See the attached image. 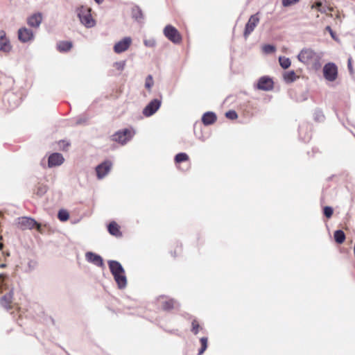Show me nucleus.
Masks as SVG:
<instances>
[{"mask_svg":"<svg viewBox=\"0 0 355 355\" xmlns=\"http://www.w3.org/2000/svg\"><path fill=\"white\" fill-rule=\"evenodd\" d=\"M297 59L303 64L311 66L315 70H318L321 67V55L311 49H302L297 55Z\"/></svg>","mask_w":355,"mask_h":355,"instance_id":"1","label":"nucleus"},{"mask_svg":"<svg viewBox=\"0 0 355 355\" xmlns=\"http://www.w3.org/2000/svg\"><path fill=\"white\" fill-rule=\"evenodd\" d=\"M108 266L112 275L120 289L125 288L127 279L125 275V270L122 265L117 261H108Z\"/></svg>","mask_w":355,"mask_h":355,"instance_id":"2","label":"nucleus"},{"mask_svg":"<svg viewBox=\"0 0 355 355\" xmlns=\"http://www.w3.org/2000/svg\"><path fill=\"white\" fill-rule=\"evenodd\" d=\"M78 17L81 22L86 28L94 27L96 24L90 13V9L81 6L77 10Z\"/></svg>","mask_w":355,"mask_h":355,"instance_id":"3","label":"nucleus"},{"mask_svg":"<svg viewBox=\"0 0 355 355\" xmlns=\"http://www.w3.org/2000/svg\"><path fill=\"white\" fill-rule=\"evenodd\" d=\"M134 133L129 129L125 128L122 130H119L112 135V139L122 145L125 144L133 137Z\"/></svg>","mask_w":355,"mask_h":355,"instance_id":"4","label":"nucleus"},{"mask_svg":"<svg viewBox=\"0 0 355 355\" xmlns=\"http://www.w3.org/2000/svg\"><path fill=\"white\" fill-rule=\"evenodd\" d=\"M323 76L324 78L330 82L336 80L338 77V67L334 62H328L323 67Z\"/></svg>","mask_w":355,"mask_h":355,"instance_id":"5","label":"nucleus"},{"mask_svg":"<svg viewBox=\"0 0 355 355\" xmlns=\"http://www.w3.org/2000/svg\"><path fill=\"white\" fill-rule=\"evenodd\" d=\"M164 35L174 44H179L182 41V37L178 31L171 25H167L164 28Z\"/></svg>","mask_w":355,"mask_h":355,"instance_id":"6","label":"nucleus"},{"mask_svg":"<svg viewBox=\"0 0 355 355\" xmlns=\"http://www.w3.org/2000/svg\"><path fill=\"white\" fill-rule=\"evenodd\" d=\"M259 12H257L254 15H252L249 18L248 22L245 24L243 37L247 39L248 36L253 32L256 26L258 25L260 18H259Z\"/></svg>","mask_w":355,"mask_h":355,"instance_id":"7","label":"nucleus"},{"mask_svg":"<svg viewBox=\"0 0 355 355\" xmlns=\"http://www.w3.org/2000/svg\"><path fill=\"white\" fill-rule=\"evenodd\" d=\"M162 101L157 98H155L150 101L144 108L142 113L146 116L149 117L153 115L161 107Z\"/></svg>","mask_w":355,"mask_h":355,"instance_id":"8","label":"nucleus"},{"mask_svg":"<svg viewBox=\"0 0 355 355\" xmlns=\"http://www.w3.org/2000/svg\"><path fill=\"white\" fill-rule=\"evenodd\" d=\"M132 43L130 37H125L116 42L114 46V51L116 53H121L128 49Z\"/></svg>","mask_w":355,"mask_h":355,"instance_id":"9","label":"nucleus"},{"mask_svg":"<svg viewBox=\"0 0 355 355\" xmlns=\"http://www.w3.org/2000/svg\"><path fill=\"white\" fill-rule=\"evenodd\" d=\"M110 161H105L96 167V172L98 179H103L110 172L112 167Z\"/></svg>","mask_w":355,"mask_h":355,"instance_id":"10","label":"nucleus"},{"mask_svg":"<svg viewBox=\"0 0 355 355\" xmlns=\"http://www.w3.org/2000/svg\"><path fill=\"white\" fill-rule=\"evenodd\" d=\"M17 225L21 230H31L35 226L38 225L37 223L29 217H20L17 219Z\"/></svg>","mask_w":355,"mask_h":355,"instance_id":"11","label":"nucleus"},{"mask_svg":"<svg viewBox=\"0 0 355 355\" xmlns=\"http://www.w3.org/2000/svg\"><path fill=\"white\" fill-rule=\"evenodd\" d=\"M18 39L23 43L33 40L34 34L32 30L22 27L18 30Z\"/></svg>","mask_w":355,"mask_h":355,"instance_id":"12","label":"nucleus"},{"mask_svg":"<svg viewBox=\"0 0 355 355\" xmlns=\"http://www.w3.org/2000/svg\"><path fill=\"white\" fill-rule=\"evenodd\" d=\"M274 83L272 80L268 76L261 77L257 84L259 89L263 91H270L273 89Z\"/></svg>","mask_w":355,"mask_h":355,"instance_id":"13","label":"nucleus"},{"mask_svg":"<svg viewBox=\"0 0 355 355\" xmlns=\"http://www.w3.org/2000/svg\"><path fill=\"white\" fill-rule=\"evenodd\" d=\"M64 161V158L61 153H53L49 157L48 166L49 168L60 166Z\"/></svg>","mask_w":355,"mask_h":355,"instance_id":"14","label":"nucleus"},{"mask_svg":"<svg viewBox=\"0 0 355 355\" xmlns=\"http://www.w3.org/2000/svg\"><path fill=\"white\" fill-rule=\"evenodd\" d=\"M85 258L88 262H90L96 266H103V260L102 257L96 253L92 252H87L85 254Z\"/></svg>","mask_w":355,"mask_h":355,"instance_id":"15","label":"nucleus"},{"mask_svg":"<svg viewBox=\"0 0 355 355\" xmlns=\"http://www.w3.org/2000/svg\"><path fill=\"white\" fill-rule=\"evenodd\" d=\"M42 21V14L40 12H37L28 17L27 24L31 27L38 28L40 26Z\"/></svg>","mask_w":355,"mask_h":355,"instance_id":"16","label":"nucleus"},{"mask_svg":"<svg viewBox=\"0 0 355 355\" xmlns=\"http://www.w3.org/2000/svg\"><path fill=\"white\" fill-rule=\"evenodd\" d=\"M11 49V46L8 39L6 37V32L0 31V51L3 52H9Z\"/></svg>","mask_w":355,"mask_h":355,"instance_id":"17","label":"nucleus"},{"mask_svg":"<svg viewBox=\"0 0 355 355\" xmlns=\"http://www.w3.org/2000/svg\"><path fill=\"white\" fill-rule=\"evenodd\" d=\"M13 297V289H10L9 292L4 295L0 300L1 305L7 310L10 309V304Z\"/></svg>","mask_w":355,"mask_h":355,"instance_id":"18","label":"nucleus"},{"mask_svg":"<svg viewBox=\"0 0 355 355\" xmlns=\"http://www.w3.org/2000/svg\"><path fill=\"white\" fill-rule=\"evenodd\" d=\"M216 119L217 116L213 112H207L202 116V121L205 125L213 124L216 121Z\"/></svg>","mask_w":355,"mask_h":355,"instance_id":"19","label":"nucleus"},{"mask_svg":"<svg viewBox=\"0 0 355 355\" xmlns=\"http://www.w3.org/2000/svg\"><path fill=\"white\" fill-rule=\"evenodd\" d=\"M9 289V277L5 273L0 274V293Z\"/></svg>","mask_w":355,"mask_h":355,"instance_id":"20","label":"nucleus"},{"mask_svg":"<svg viewBox=\"0 0 355 355\" xmlns=\"http://www.w3.org/2000/svg\"><path fill=\"white\" fill-rule=\"evenodd\" d=\"M132 17L137 21H141L144 19V14L139 6H135L132 7Z\"/></svg>","mask_w":355,"mask_h":355,"instance_id":"21","label":"nucleus"},{"mask_svg":"<svg viewBox=\"0 0 355 355\" xmlns=\"http://www.w3.org/2000/svg\"><path fill=\"white\" fill-rule=\"evenodd\" d=\"M72 48V43L68 41H60L57 44L60 52H67Z\"/></svg>","mask_w":355,"mask_h":355,"instance_id":"22","label":"nucleus"},{"mask_svg":"<svg viewBox=\"0 0 355 355\" xmlns=\"http://www.w3.org/2000/svg\"><path fill=\"white\" fill-rule=\"evenodd\" d=\"M178 303L173 299L165 300L162 302V307L165 311H169L178 306Z\"/></svg>","mask_w":355,"mask_h":355,"instance_id":"23","label":"nucleus"},{"mask_svg":"<svg viewBox=\"0 0 355 355\" xmlns=\"http://www.w3.org/2000/svg\"><path fill=\"white\" fill-rule=\"evenodd\" d=\"M107 230L109 233L113 236H118L120 234L119 227L114 221L110 223L107 226Z\"/></svg>","mask_w":355,"mask_h":355,"instance_id":"24","label":"nucleus"},{"mask_svg":"<svg viewBox=\"0 0 355 355\" xmlns=\"http://www.w3.org/2000/svg\"><path fill=\"white\" fill-rule=\"evenodd\" d=\"M335 241L338 243H343L345 240V234L341 230H338L334 232V234Z\"/></svg>","mask_w":355,"mask_h":355,"instance_id":"25","label":"nucleus"},{"mask_svg":"<svg viewBox=\"0 0 355 355\" xmlns=\"http://www.w3.org/2000/svg\"><path fill=\"white\" fill-rule=\"evenodd\" d=\"M297 78V76L294 71H290L284 73V80L287 83L294 82Z\"/></svg>","mask_w":355,"mask_h":355,"instance_id":"26","label":"nucleus"},{"mask_svg":"<svg viewBox=\"0 0 355 355\" xmlns=\"http://www.w3.org/2000/svg\"><path fill=\"white\" fill-rule=\"evenodd\" d=\"M279 62L280 66L284 69H288L291 66V64L289 58H286V57H282V56H280L279 58Z\"/></svg>","mask_w":355,"mask_h":355,"instance_id":"27","label":"nucleus"},{"mask_svg":"<svg viewBox=\"0 0 355 355\" xmlns=\"http://www.w3.org/2000/svg\"><path fill=\"white\" fill-rule=\"evenodd\" d=\"M189 159V156L185 153H178L175 157V161L176 163H180L182 162L187 161Z\"/></svg>","mask_w":355,"mask_h":355,"instance_id":"28","label":"nucleus"},{"mask_svg":"<svg viewBox=\"0 0 355 355\" xmlns=\"http://www.w3.org/2000/svg\"><path fill=\"white\" fill-rule=\"evenodd\" d=\"M201 348L198 350V355H202L207 348V338L202 337L200 338Z\"/></svg>","mask_w":355,"mask_h":355,"instance_id":"29","label":"nucleus"},{"mask_svg":"<svg viewBox=\"0 0 355 355\" xmlns=\"http://www.w3.org/2000/svg\"><path fill=\"white\" fill-rule=\"evenodd\" d=\"M58 218L60 221H66L69 218V214L67 211L61 209L58 211Z\"/></svg>","mask_w":355,"mask_h":355,"instance_id":"30","label":"nucleus"},{"mask_svg":"<svg viewBox=\"0 0 355 355\" xmlns=\"http://www.w3.org/2000/svg\"><path fill=\"white\" fill-rule=\"evenodd\" d=\"M275 46L272 44H265L262 47V50L266 54L272 53L275 51Z\"/></svg>","mask_w":355,"mask_h":355,"instance_id":"31","label":"nucleus"},{"mask_svg":"<svg viewBox=\"0 0 355 355\" xmlns=\"http://www.w3.org/2000/svg\"><path fill=\"white\" fill-rule=\"evenodd\" d=\"M153 85H154V81H153V76L151 75H148L146 78L145 87L150 91L152 87L153 86Z\"/></svg>","mask_w":355,"mask_h":355,"instance_id":"32","label":"nucleus"},{"mask_svg":"<svg viewBox=\"0 0 355 355\" xmlns=\"http://www.w3.org/2000/svg\"><path fill=\"white\" fill-rule=\"evenodd\" d=\"M314 119L316 121L321 122L324 119V115L320 110H316L314 112Z\"/></svg>","mask_w":355,"mask_h":355,"instance_id":"33","label":"nucleus"},{"mask_svg":"<svg viewBox=\"0 0 355 355\" xmlns=\"http://www.w3.org/2000/svg\"><path fill=\"white\" fill-rule=\"evenodd\" d=\"M333 213H334V210L331 207L326 206L324 207L323 214L327 218H331L333 215Z\"/></svg>","mask_w":355,"mask_h":355,"instance_id":"34","label":"nucleus"},{"mask_svg":"<svg viewBox=\"0 0 355 355\" xmlns=\"http://www.w3.org/2000/svg\"><path fill=\"white\" fill-rule=\"evenodd\" d=\"M144 44L146 46L153 48L156 45V41L154 38L145 39Z\"/></svg>","mask_w":355,"mask_h":355,"instance_id":"35","label":"nucleus"},{"mask_svg":"<svg viewBox=\"0 0 355 355\" xmlns=\"http://www.w3.org/2000/svg\"><path fill=\"white\" fill-rule=\"evenodd\" d=\"M225 116L231 120H234L238 118V114L234 110H229L225 113Z\"/></svg>","mask_w":355,"mask_h":355,"instance_id":"36","label":"nucleus"},{"mask_svg":"<svg viewBox=\"0 0 355 355\" xmlns=\"http://www.w3.org/2000/svg\"><path fill=\"white\" fill-rule=\"evenodd\" d=\"M47 191V189L45 186H39L37 188L36 194L39 196H42Z\"/></svg>","mask_w":355,"mask_h":355,"instance_id":"37","label":"nucleus"},{"mask_svg":"<svg viewBox=\"0 0 355 355\" xmlns=\"http://www.w3.org/2000/svg\"><path fill=\"white\" fill-rule=\"evenodd\" d=\"M199 331V324L196 320L192 322V329L191 331L195 334H198Z\"/></svg>","mask_w":355,"mask_h":355,"instance_id":"38","label":"nucleus"},{"mask_svg":"<svg viewBox=\"0 0 355 355\" xmlns=\"http://www.w3.org/2000/svg\"><path fill=\"white\" fill-rule=\"evenodd\" d=\"M114 66L118 70L123 71L125 66V61L116 62Z\"/></svg>","mask_w":355,"mask_h":355,"instance_id":"39","label":"nucleus"},{"mask_svg":"<svg viewBox=\"0 0 355 355\" xmlns=\"http://www.w3.org/2000/svg\"><path fill=\"white\" fill-rule=\"evenodd\" d=\"M300 0H282V5L284 7H288L294 3H296Z\"/></svg>","mask_w":355,"mask_h":355,"instance_id":"40","label":"nucleus"},{"mask_svg":"<svg viewBox=\"0 0 355 355\" xmlns=\"http://www.w3.org/2000/svg\"><path fill=\"white\" fill-rule=\"evenodd\" d=\"M88 120L87 117L85 116H78L76 119V125H80L85 123Z\"/></svg>","mask_w":355,"mask_h":355,"instance_id":"41","label":"nucleus"},{"mask_svg":"<svg viewBox=\"0 0 355 355\" xmlns=\"http://www.w3.org/2000/svg\"><path fill=\"white\" fill-rule=\"evenodd\" d=\"M36 265H37L36 261H35L33 260H30L28 262V268H29V271L33 270L35 269Z\"/></svg>","mask_w":355,"mask_h":355,"instance_id":"42","label":"nucleus"},{"mask_svg":"<svg viewBox=\"0 0 355 355\" xmlns=\"http://www.w3.org/2000/svg\"><path fill=\"white\" fill-rule=\"evenodd\" d=\"M347 68L349 69V71L350 73V74H353L354 73V69H353V67H352V58H349L347 60Z\"/></svg>","mask_w":355,"mask_h":355,"instance_id":"43","label":"nucleus"},{"mask_svg":"<svg viewBox=\"0 0 355 355\" xmlns=\"http://www.w3.org/2000/svg\"><path fill=\"white\" fill-rule=\"evenodd\" d=\"M322 6V3L320 1L316 2L315 4L312 6V8H318L319 11L323 12L324 10H322L320 7Z\"/></svg>","mask_w":355,"mask_h":355,"instance_id":"44","label":"nucleus"},{"mask_svg":"<svg viewBox=\"0 0 355 355\" xmlns=\"http://www.w3.org/2000/svg\"><path fill=\"white\" fill-rule=\"evenodd\" d=\"M326 30L329 33V34L331 35V37L335 40L336 39L335 33L333 31L331 28L329 26H327L326 27Z\"/></svg>","mask_w":355,"mask_h":355,"instance_id":"45","label":"nucleus"},{"mask_svg":"<svg viewBox=\"0 0 355 355\" xmlns=\"http://www.w3.org/2000/svg\"><path fill=\"white\" fill-rule=\"evenodd\" d=\"M96 3H97L98 4H100L103 2V0H94Z\"/></svg>","mask_w":355,"mask_h":355,"instance_id":"46","label":"nucleus"},{"mask_svg":"<svg viewBox=\"0 0 355 355\" xmlns=\"http://www.w3.org/2000/svg\"><path fill=\"white\" fill-rule=\"evenodd\" d=\"M3 247V243H0V250H2Z\"/></svg>","mask_w":355,"mask_h":355,"instance_id":"47","label":"nucleus"},{"mask_svg":"<svg viewBox=\"0 0 355 355\" xmlns=\"http://www.w3.org/2000/svg\"><path fill=\"white\" fill-rule=\"evenodd\" d=\"M1 266V268H4V267H6V264L2 263V264H1V266Z\"/></svg>","mask_w":355,"mask_h":355,"instance_id":"48","label":"nucleus"}]
</instances>
